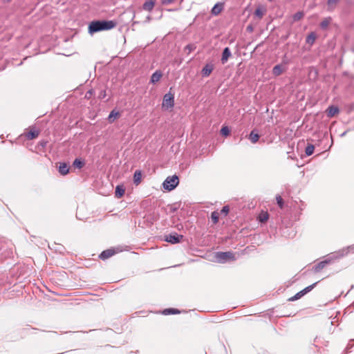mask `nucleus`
Returning a JSON list of instances; mask_svg holds the SVG:
<instances>
[{"mask_svg": "<svg viewBox=\"0 0 354 354\" xmlns=\"http://www.w3.org/2000/svg\"><path fill=\"white\" fill-rule=\"evenodd\" d=\"M179 183L178 177L176 175L168 176L162 183L165 189L171 191L174 189Z\"/></svg>", "mask_w": 354, "mask_h": 354, "instance_id": "2", "label": "nucleus"}, {"mask_svg": "<svg viewBox=\"0 0 354 354\" xmlns=\"http://www.w3.org/2000/svg\"><path fill=\"white\" fill-rule=\"evenodd\" d=\"M223 9V6L222 3H216L212 8L211 12L213 15H218V14L221 13Z\"/></svg>", "mask_w": 354, "mask_h": 354, "instance_id": "14", "label": "nucleus"}, {"mask_svg": "<svg viewBox=\"0 0 354 354\" xmlns=\"http://www.w3.org/2000/svg\"><path fill=\"white\" fill-rule=\"evenodd\" d=\"M339 0H328L327 5L329 10H333L335 5L338 3Z\"/></svg>", "mask_w": 354, "mask_h": 354, "instance_id": "30", "label": "nucleus"}, {"mask_svg": "<svg viewBox=\"0 0 354 354\" xmlns=\"http://www.w3.org/2000/svg\"><path fill=\"white\" fill-rule=\"evenodd\" d=\"M174 105V95L170 92L166 93L163 97L162 106L163 108L168 109H171Z\"/></svg>", "mask_w": 354, "mask_h": 354, "instance_id": "4", "label": "nucleus"}, {"mask_svg": "<svg viewBox=\"0 0 354 354\" xmlns=\"http://www.w3.org/2000/svg\"><path fill=\"white\" fill-rule=\"evenodd\" d=\"M315 147L312 144H308L305 149V153L307 156H311L313 153Z\"/></svg>", "mask_w": 354, "mask_h": 354, "instance_id": "25", "label": "nucleus"}, {"mask_svg": "<svg viewBox=\"0 0 354 354\" xmlns=\"http://www.w3.org/2000/svg\"><path fill=\"white\" fill-rule=\"evenodd\" d=\"M326 111L328 116L331 118L339 112V109L335 106H330L327 109Z\"/></svg>", "mask_w": 354, "mask_h": 354, "instance_id": "16", "label": "nucleus"}, {"mask_svg": "<svg viewBox=\"0 0 354 354\" xmlns=\"http://www.w3.org/2000/svg\"><path fill=\"white\" fill-rule=\"evenodd\" d=\"M154 6H155V1H153V0L147 1L142 5V8L145 10L151 12L153 9Z\"/></svg>", "mask_w": 354, "mask_h": 354, "instance_id": "12", "label": "nucleus"}, {"mask_svg": "<svg viewBox=\"0 0 354 354\" xmlns=\"http://www.w3.org/2000/svg\"><path fill=\"white\" fill-rule=\"evenodd\" d=\"M162 73L160 71H156V72H154L151 77V80L150 82L152 83V84H156L158 82L160 81V78L162 77Z\"/></svg>", "mask_w": 354, "mask_h": 354, "instance_id": "10", "label": "nucleus"}, {"mask_svg": "<svg viewBox=\"0 0 354 354\" xmlns=\"http://www.w3.org/2000/svg\"><path fill=\"white\" fill-rule=\"evenodd\" d=\"M304 295V292H302V291L301 290L299 292H297L295 295L290 297L289 299V301H293L297 300V299H300L301 297H303Z\"/></svg>", "mask_w": 354, "mask_h": 354, "instance_id": "33", "label": "nucleus"}, {"mask_svg": "<svg viewBox=\"0 0 354 354\" xmlns=\"http://www.w3.org/2000/svg\"><path fill=\"white\" fill-rule=\"evenodd\" d=\"M115 254V251L113 249H108V250H104L99 256V257L102 259V260H105V259H107L109 258H110L111 257H112L113 255H114Z\"/></svg>", "mask_w": 354, "mask_h": 354, "instance_id": "7", "label": "nucleus"}, {"mask_svg": "<svg viewBox=\"0 0 354 354\" xmlns=\"http://www.w3.org/2000/svg\"><path fill=\"white\" fill-rule=\"evenodd\" d=\"M266 12V9L261 7L257 8L254 11V15L259 19H261Z\"/></svg>", "mask_w": 354, "mask_h": 354, "instance_id": "23", "label": "nucleus"}, {"mask_svg": "<svg viewBox=\"0 0 354 354\" xmlns=\"http://www.w3.org/2000/svg\"><path fill=\"white\" fill-rule=\"evenodd\" d=\"M117 26V22L115 21H106V20H97L93 21L88 25V32L91 35L93 33L103 31V30H109L114 28Z\"/></svg>", "mask_w": 354, "mask_h": 354, "instance_id": "1", "label": "nucleus"}, {"mask_svg": "<svg viewBox=\"0 0 354 354\" xmlns=\"http://www.w3.org/2000/svg\"><path fill=\"white\" fill-rule=\"evenodd\" d=\"M124 192L125 189L124 188L123 185H118L115 187V196L118 198H120L124 196Z\"/></svg>", "mask_w": 354, "mask_h": 354, "instance_id": "13", "label": "nucleus"}, {"mask_svg": "<svg viewBox=\"0 0 354 354\" xmlns=\"http://www.w3.org/2000/svg\"><path fill=\"white\" fill-rule=\"evenodd\" d=\"M268 214L267 212H262L259 214V219L261 223H265L268 219Z\"/></svg>", "mask_w": 354, "mask_h": 354, "instance_id": "26", "label": "nucleus"}, {"mask_svg": "<svg viewBox=\"0 0 354 354\" xmlns=\"http://www.w3.org/2000/svg\"><path fill=\"white\" fill-rule=\"evenodd\" d=\"M119 115L118 112H115L114 110L112 111L109 115V120L110 122H113L114 119Z\"/></svg>", "mask_w": 354, "mask_h": 354, "instance_id": "31", "label": "nucleus"}, {"mask_svg": "<svg viewBox=\"0 0 354 354\" xmlns=\"http://www.w3.org/2000/svg\"><path fill=\"white\" fill-rule=\"evenodd\" d=\"M351 250L353 252H354V246L353 245L348 247L347 248L343 249L342 251L339 252V254L338 257H344V255H346L347 254H348V252Z\"/></svg>", "mask_w": 354, "mask_h": 354, "instance_id": "24", "label": "nucleus"}, {"mask_svg": "<svg viewBox=\"0 0 354 354\" xmlns=\"http://www.w3.org/2000/svg\"><path fill=\"white\" fill-rule=\"evenodd\" d=\"M142 178V172L140 170H136L133 175V183L138 185L140 183Z\"/></svg>", "mask_w": 354, "mask_h": 354, "instance_id": "17", "label": "nucleus"}, {"mask_svg": "<svg viewBox=\"0 0 354 354\" xmlns=\"http://www.w3.org/2000/svg\"><path fill=\"white\" fill-rule=\"evenodd\" d=\"M304 15V13L303 12H301V11L297 12L292 16L293 20L295 21H297L300 20L301 18H303Z\"/></svg>", "mask_w": 354, "mask_h": 354, "instance_id": "29", "label": "nucleus"}, {"mask_svg": "<svg viewBox=\"0 0 354 354\" xmlns=\"http://www.w3.org/2000/svg\"><path fill=\"white\" fill-rule=\"evenodd\" d=\"M232 55L230 49L228 47H226L223 49L222 57H221V62L222 64H225L228 60L229 57Z\"/></svg>", "mask_w": 354, "mask_h": 354, "instance_id": "9", "label": "nucleus"}, {"mask_svg": "<svg viewBox=\"0 0 354 354\" xmlns=\"http://www.w3.org/2000/svg\"><path fill=\"white\" fill-rule=\"evenodd\" d=\"M147 20L149 21L150 20V17H147Z\"/></svg>", "mask_w": 354, "mask_h": 354, "instance_id": "41", "label": "nucleus"}, {"mask_svg": "<svg viewBox=\"0 0 354 354\" xmlns=\"http://www.w3.org/2000/svg\"><path fill=\"white\" fill-rule=\"evenodd\" d=\"M317 283H318V281L315 282L313 284L308 286V287L303 289L301 291H302V292H304V295H305L306 293L311 291L314 288V287L317 284Z\"/></svg>", "mask_w": 354, "mask_h": 354, "instance_id": "32", "label": "nucleus"}, {"mask_svg": "<svg viewBox=\"0 0 354 354\" xmlns=\"http://www.w3.org/2000/svg\"><path fill=\"white\" fill-rule=\"evenodd\" d=\"M333 259L332 257L327 258L326 259L320 261L317 264L313 266V270L315 272H319L322 270L327 265L330 264L333 262Z\"/></svg>", "mask_w": 354, "mask_h": 354, "instance_id": "5", "label": "nucleus"}, {"mask_svg": "<svg viewBox=\"0 0 354 354\" xmlns=\"http://www.w3.org/2000/svg\"><path fill=\"white\" fill-rule=\"evenodd\" d=\"M229 210H230L229 207L227 205H225L222 208L221 212L222 214H223L226 216L228 214Z\"/></svg>", "mask_w": 354, "mask_h": 354, "instance_id": "37", "label": "nucleus"}, {"mask_svg": "<svg viewBox=\"0 0 354 354\" xmlns=\"http://www.w3.org/2000/svg\"><path fill=\"white\" fill-rule=\"evenodd\" d=\"M230 130L227 127H223L221 129V133L223 136H227L230 135Z\"/></svg>", "mask_w": 354, "mask_h": 354, "instance_id": "34", "label": "nucleus"}, {"mask_svg": "<svg viewBox=\"0 0 354 354\" xmlns=\"http://www.w3.org/2000/svg\"><path fill=\"white\" fill-rule=\"evenodd\" d=\"M214 70V66L212 64H207L202 69L201 73L203 77H208L212 71Z\"/></svg>", "mask_w": 354, "mask_h": 354, "instance_id": "8", "label": "nucleus"}, {"mask_svg": "<svg viewBox=\"0 0 354 354\" xmlns=\"http://www.w3.org/2000/svg\"><path fill=\"white\" fill-rule=\"evenodd\" d=\"M260 138V136L259 133H255V130H252L250 135H249V140L251 141L252 143L254 144L258 142L259 139Z\"/></svg>", "mask_w": 354, "mask_h": 354, "instance_id": "15", "label": "nucleus"}, {"mask_svg": "<svg viewBox=\"0 0 354 354\" xmlns=\"http://www.w3.org/2000/svg\"><path fill=\"white\" fill-rule=\"evenodd\" d=\"M196 46L194 44H190L185 47V50L187 51L188 53H190L192 51L194 50Z\"/></svg>", "mask_w": 354, "mask_h": 354, "instance_id": "35", "label": "nucleus"}, {"mask_svg": "<svg viewBox=\"0 0 354 354\" xmlns=\"http://www.w3.org/2000/svg\"><path fill=\"white\" fill-rule=\"evenodd\" d=\"M183 238V235L178 234L177 233L170 234L166 236L165 241L168 243L174 244L179 243Z\"/></svg>", "mask_w": 354, "mask_h": 354, "instance_id": "6", "label": "nucleus"}, {"mask_svg": "<svg viewBox=\"0 0 354 354\" xmlns=\"http://www.w3.org/2000/svg\"><path fill=\"white\" fill-rule=\"evenodd\" d=\"M331 19L330 17L324 19L321 23H320V27L322 29H325L328 27L330 22Z\"/></svg>", "mask_w": 354, "mask_h": 354, "instance_id": "27", "label": "nucleus"}, {"mask_svg": "<svg viewBox=\"0 0 354 354\" xmlns=\"http://www.w3.org/2000/svg\"><path fill=\"white\" fill-rule=\"evenodd\" d=\"M58 170L61 175H66L69 172V166L66 162H62L59 166Z\"/></svg>", "mask_w": 354, "mask_h": 354, "instance_id": "11", "label": "nucleus"}, {"mask_svg": "<svg viewBox=\"0 0 354 354\" xmlns=\"http://www.w3.org/2000/svg\"><path fill=\"white\" fill-rule=\"evenodd\" d=\"M316 39V35L315 32H310L306 37V43L313 45Z\"/></svg>", "mask_w": 354, "mask_h": 354, "instance_id": "21", "label": "nucleus"}, {"mask_svg": "<svg viewBox=\"0 0 354 354\" xmlns=\"http://www.w3.org/2000/svg\"><path fill=\"white\" fill-rule=\"evenodd\" d=\"M247 30H248V32H252V31L253 30V28H252V26H247Z\"/></svg>", "mask_w": 354, "mask_h": 354, "instance_id": "39", "label": "nucleus"}, {"mask_svg": "<svg viewBox=\"0 0 354 354\" xmlns=\"http://www.w3.org/2000/svg\"><path fill=\"white\" fill-rule=\"evenodd\" d=\"M174 0H162V4L163 5H169L173 3Z\"/></svg>", "mask_w": 354, "mask_h": 354, "instance_id": "38", "label": "nucleus"}, {"mask_svg": "<svg viewBox=\"0 0 354 354\" xmlns=\"http://www.w3.org/2000/svg\"><path fill=\"white\" fill-rule=\"evenodd\" d=\"M276 200H277V204H278V205L280 207V208H283V198L281 197V196L277 195V197H276Z\"/></svg>", "mask_w": 354, "mask_h": 354, "instance_id": "36", "label": "nucleus"}, {"mask_svg": "<svg viewBox=\"0 0 354 354\" xmlns=\"http://www.w3.org/2000/svg\"><path fill=\"white\" fill-rule=\"evenodd\" d=\"M85 165V162L81 158H76L73 162V166L75 168H77L79 169H82Z\"/></svg>", "mask_w": 354, "mask_h": 354, "instance_id": "18", "label": "nucleus"}, {"mask_svg": "<svg viewBox=\"0 0 354 354\" xmlns=\"http://www.w3.org/2000/svg\"><path fill=\"white\" fill-rule=\"evenodd\" d=\"M283 71L282 66L280 64H277L273 67L272 74L275 76L280 75Z\"/></svg>", "mask_w": 354, "mask_h": 354, "instance_id": "20", "label": "nucleus"}, {"mask_svg": "<svg viewBox=\"0 0 354 354\" xmlns=\"http://www.w3.org/2000/svg\"><path fill=\"white\" fill-rule=\"evenodd\" d=\"M180 313V311L176 308H166L162 311V314L167 315H176Z\"/></svg>", "mask_w": 354, "mask_h": 354, "instance_id": "22", "label": "nucleus"}, {"mask_svg": "<svg viewBox=\"0 0 354 354\" xmlns=\"http://www.w3.org/2000/svg\"><path fill=\"white\" fill-rule=\"evenodd\" d=\"M318 339H319L318 337H316L314 339V344H315V346H318V345L317 344V343L318 342Z\"/></svg>", "mask_w": 354, "mask_h": 354, "instance_id": "40", "label": "nucleus"}, {"mask_svg": "<svg viewBox=\"0 0 354 354\" xmlns=\"http://www.w3.org/2000/svg\"><path fill=\"white\" fill-rule=\"evenodd\" d=\"M39 136V131L37 130H30L28 131L26 137L28 140H32L36 138Z\"/></svg>", "mask_w": 354, "mask_h": 354, "instance_id": "19", "label": "nucleus"}, {"mask_svg": "<svg viewBox=\"0 0 354 354\" xmlns=\"http://www.w3.org/2000/svg\"><path fill=\"white\" fill-rule=\"evenodd\" d=\"M211 218L214 224H216L218 221L219 214L217 212H213L211 214Z\"/></svg>", "mask_w": 354, "mask_h": 354, "instance_id": "28", "label": "nucleus"}, {"mask_svg": "<svg viewBox=\"0 0 354 354\" xmlns=\"http://www.w3.org/2000/svg\"><path fill=\"white\" fill-rule=\"evenodd\" d=\"M216 258L218 263H225L227 260H234V254L231 252H218L216 254Z\"/></svg>", "mask_w": 354, "mask_h": 354, "instance_id": "3", "label": "nucleus"}]
</instances>
